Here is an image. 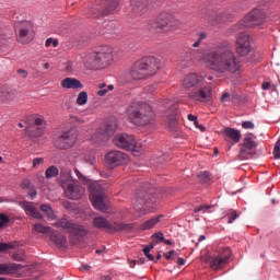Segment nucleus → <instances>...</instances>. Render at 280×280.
<instances>
[{
  "label": "nucleus",
  "instance_id": "nucleus-1",
  "mask_svg": "<svg viewBox=\"0 0 280 280\" xmlns=\"http://www.w3.org/2000/svg\"><path fill=\"white\" fill-rule=\"evenodd\" d=\"M196 58L217 73H237L240 60L229 44H218L209 50L197 51Z\"/></svg>",
  "mask_w": 280,
  "mask_h": 280
},
{
  "label": "nucleus",
  "instance_id": "nucleus-2",
  "mask_svg": "<svg viewBox=\"0 0 280 280\" xmlns=\"http://www.w3.org/2000/svg\"><path fill=\"white\" fill-rule=\"evenodd\" d=\"M126 114L133 126H152L156 121V113L144 102H132L126 108Z\"/></svg>",
  "mask_w": 280,
  "mask_h": 280
},
{
  "label": "nucleus",
  "instance_id": "nucleus-3",
  "mask_svg": "<svg viewBox=\"0 0 280 280\" xmlns=\"http://www.w3.org/2000/svg\"><path fill=\"white\" fill-rule=\"evenodd\" d=\"M161 69V60L156 57H144L137 60L130 69L132 80H145Z\"/></svg>",
  "mask_w": 280,
  "mask_h": 280
},
{
  "label": "nucleus",
  "instance_id": "nucleus-4",
  "mask_svg": "<svg viewBox=\"0 0 280 280\" xmlns=\"http://www.w3.org/2000/svg\"><path fill=\"white\" fill-rule=\"evenodd\" d=\"M165 189H158L155 192H138L136 195V201L133 202V209L139 215H145L148 212L154 209V205L165 198Z\"/></svg>",
  "mask_w": 280,
  "mask_h": 280
},
{
  "label": "nucleus",
  "instance_id": "nucleus-5",
  "mask_svg": "<svg viewBox=\"0 0 280 280\" xmlns=\"http://www.w3.org/2000/svg\"><path fill=\"white\" fill-rule=\"evenodd\" d=\"M52 226H56V229H62V231L69 233V241L73 246L84 242V237L89 235V230H86L84 225L78 224L67 218H62L55 222Z\"/></svg>",
  "mask_w": 280,
  "mask_h": 280
},
{
  "label": "nucleus",
  "instance_id": "nucleus-6",
  "mask_svg": "<svg viewBox=\"0 0 280 280\" xmlns=\"http://www.w3.org/2000/svg\"><path fill=\"white\" fill-rule=\"evenodd\" d=\"M90 200L94 208L102 213L108 211V206L106 205V187L100 182H94L90 185Z\"/></svg>",
  "mask_w": 280,
  "mask_h": 280
},
{
  "label": "nucleus",
  "instance_id": "nucleus-7",
  "mask_svg": "<svg viewBox=\"0 0 280 280\" xmlns=\"http://www.w3.org/2000/svg\"><path fill=\"white\" fill-rule=\"evenodd\" d=\"M176 27H178V21L167 13L161 14L149 23V30L155 33L170 32Z\"/></svg>",
  "mask_w": 280,
  "mask_h": 280
},
{
  "label": "nucleus",
  "instance_id": "nucleus-8",
  "mask_svg": "<svg viewBox=\"0 0 280 280\" xmlns=\"http://www.w3.org/2000/svg\"><path fill=\"white\" fill-rule=\"evenodd\" d=\"M159 104L160 106L167 108L163 115L165 126H167L171 132H176V130H178V119H176V110H178V105L167 98L159 101Z\"/></svg>",
  "mask_w": 280,
  "mask_h": 280
},
{
  "label": "nucleus",
  "instance_id": "nucleus-9",
  "mask_svg": "<svg viewBox=\"0 0 280 280\" xmlns=\"http://www.w3.org/2000/svg\"><path fill=\"white\" fill-rule=\"evenodd\" d=\"M26 124L27 127L25 128V132L27 137H31V139H38V137H43V135H45V130L47 128L45 117L36 115L30 116Z\"/></svg>",
  "mask_w": 280,
  "mask_h": 280
},
{
  "label": "nucleus",
  "instance_id": "nucleus-10",
  "mask_svg": "<svg viewBox=\"0 0 280 280\" xmlns=\"http://www.w3.org/2000/svg\"><path fill=\"white\" fill-rule=\"evenodd\" d=\"M94 226L100 229L101 231H108V233H115L119 231H132L135 225L132 223H110L108 220L104 219V217L94 218Z\"/></svg>",
  "mask_w": 280,
  "mask_h": 280
},
{
  "label": "nucleus",
  "instance_id": "nucleus-11",
  "mask_svg": "<svg viewBox=\"0 0 280 280\" xmlns=\"http://www.w3.org/2000/svg\"><path fill=\"white\" fill-rule=\"evenodd\" d=\"M16 39L22 45H27L34 40V26L30 21H18L14 24Z\"/></svg>",
  "mask_w": 280,
  "mask_h": 280
},
{
  "label": "nucleus",
  "instance_id": "nucleus-12",
  "mask_svg": "<svg viewBox=\"0 0 280 280\" xmlns=\"http://www.w3.org/2000/svg\"><path fill=\"white\" fill-rule=\"evenodd\" d=\"M264 23H266V13L260 9H254L237 24V27L238 30H244V27H259Z\"/></svg>",
  "mask_w": 280,
  "mask_h": 280
},
{
  "label": "nucleus",
  "instance_id": "nucleus-13",
  "mask_svg": "<svg viewBox=\"0 0 280 280\" xmlns=\"http://www.w3.org/2000/svg\"><path fill=\"white\" fill-rule=\"evenodd\" d=\"M113 141L117 148H120L121 150H127L128 152H141V147L137 144V140H135V136L132 135L118 133Z\"/></svg>",
  "mask_w": 280,
  "mask_h": 280
},
{
  "label": "nucleus",
  "instance_id": "nucleus-14",
  "mask_svg": "<svg viewBox=\"0 0 280 280\" xmlns=\"http://www.w3.org/2000/svg\"><path fill=\"white\" fill-rule=\"evenodd\" d=\"M75 141H78V129L72 128L68 131H63L56 140L55 145L59 150H69V148L75 145Z\"/></svg>",
  "mask_w": 280,
  "mask_h": 280
},
{
  "label": "nucleus",
  "instance_id": "nucleus-15",
  "mask_svg": "<svg viewBox=\"0 0 280 280\" xmlns=\"http://www.w3.org/2000/svg\"><path fill=\"white\" fill-rule=\"evenodd\" d=\"M250 136L253 135H247L241 144V152L238 154L241 161H248V159H253L254 154L257 153V142Z\"/></svg>",
  "mask_w": 280,
  "mask_h": 280
},
{
  "label": "nucleus",
  "instance_id": "nucleus-16",
  "mask_svg": "<svg viewBox=\"0 0 280 280\" xmlns=\"http://www.w3.org/2000/svg\"><path fill=\"white\" fill-rule=\"evenodd\" d=\"M117 130V122L112 121L107 122L104 128L98 129L94 137H92L93 143H104V141H108L115 135Z\"/></svg>",
  "mask_w": 280,
  "mask_h": 280
},
{
  "label": "nucleus",
  "instance_id": "nucleus-17",
  "mask_svg": "<svg viewBox=\"0 0 280 280\" xmlns=\"http://www.w3.org/2000/svg\"><path fill=\"white\" fill-rule=\"evenodd\" d=\"M213 95V88L211 85L196 88L188 92V98L194 102H211V96Z\"/></svg>",
  "mask_w": 280,
  "mask_h": 280
},
{
  "label": "nucleus",
  "instance_id": "nucleus-18",
  "mask_svg": "<svg viewBox=\"0 0 280 280\" xmlns=\"http://www.w3.org/2000/svg\"><path fill=\"white\" fill-rule=\"evenodd\" d=\"M229 259H231V248L224 247L219 250L218 255L210 258V266L214 270H222L229 264Z\"/></svg>",
  "mask_w": 280,
  "mask_h": 280
},
{
  "label": "nucleus",
  "instance_id": "nucleus-19",
  "mask_svg": "<svg viewBox=\"0 0 280 280\" xmlns=\"http://www.w3.org/2000/svg\"><path fill=\"white\" fill-rule=\"evenodd\" d=\"M63 191L66 198H69L70 200H80V198L84 196L85 189L84 186L74 180L72 184H68V186L63 188Z\"/></svg>",
  "mask_w": 280,
  "mask_h": 280
},
{
  "label": "nucleus",
  "instance_id": "nucleus-20",
  "mask_svg": "<svg viewBox=\"0 0 280 280\" xmlns=\"http://www.w3.org/2000/svg\"><path fill=\"white\" fill-rule=\"evenodd\" d=\"M96 58L98 60V67H108L110 62H113V47L110 46H103L97 49Z\"/></svg>",
  "mask_w": 280,
  "mask_h": 280
},
{
  "label": "nucleus",
  "instance_id": "nucleus-21",
  "mask_svg": "<svg viewBox=\"0 0 280 280\" xmlns=\"http://www.w3.org/2000/svg\"><path fill=\"white\" fill-rule=\"evenodd\" d=\"M236 51L241 56L250 54V36L246 33H240L236 39Z\"/></svg>",
  "mask_w": 280,
  "mask_h": 280
},
{
  "label": "nucleus",
  "instance_id": "nucleus-22",
  "mask_svg": "<svg viewBox=\"0 0 280 280\" xmlns=\"http://www.w3.org/2000/svg\"><path fill=\"white\" fill-rule=\"evenodd\" d=\"M105 161L110 167H117L128 161V155L121 151H110L106 154Z\"/></svg>",
  "mask_w": 280,
  "mask_h": 280
},
{
  "label": "nucleus",
  "instance_id": "nucleus-23",
  "mask_svg": "<svg viewBox=\"0 0 280 280\" xmlns=\"http://www.w3.org/2000/svg\"><path fill=\"white\" fill-rule=\"evenodd\" d=\"M202 82H205V78L196 73H189L183 80V88L187 91H194L195 89L202 86Z\"/></svg>",
  "mask_w": 280,
  "mask_h": 280
},
{
  "label": "nucleus",
  "instance_id": "nucleus-24",
  "mask_svg": "<svg viewBox=\"0 0 280 280\" xmlns=\"http://www.w3.org/2000/svg\"><path fill=\"white\" fill-rule=\"evenodd\" d=\"M21 270H23V265L21 264H0V276L2 277H12L14 275H21Z\"/></svg>",
  "mask_w": 280,
  "mask_h": 280
},
{
  "label": "nucleus",
  "instance_id": "nucleus-25",
  "mask_svg": "<svg viewBox=\"0 0 280 280\" xmlns=\"http://www.w3.org/2000/svg\"><path fill=\"white\" fill-rule=\"evenodd\" d=\"M83 65L86 69H101L100 61L97 60V52H89L83 56Z\"/></svg>",
  "mask_w": 280,
  "mask_h": 280
},
{
  "label": "nucleus",
  "instance_id": "nucleus-26",
  "mask_svg": "<svg viewBox=\"0 0 280 280\" xmlns=\"http://www.w3.org/2000/svg\"><path fill=\"white\" fill-rule=\"evenodd\" d=\"M50 242H54L59 248H67V235L60 234L55 230H51L49 234Z\"/></svg>",
  "mask_w": 280,
  "mask_h": 280
},
{
  "label": "nucleus",
  "instance_id": "nucleus-27",
  "mask_svg": "<svg viewBox=\"0 0 280 280\" xmlns=\"http://www.w3.org/2000/svg\"><path fill=\"white\" fill-rule=\"evenodd\" d=\"M59 183L65 189L68 185H71L72 183H75V179L71 176V170L70 168H61L59 173Z\"/></svg>",
  "mask_w": 280,
  "mask_h": 280
},
{
  "label": "nucleus",
  "instance_id": "nucleus-28",
  "mask_svg": "<svg viewBox=\"0 0 280 280\" xmlns=\"http://www.w3.org/2000/svg\"><path fill=\"white\" fill-rule=\"evenodd\" d=\"M22 209H24L26 215H30L31 218H35L36 220H40L43 215L40 212L36 209L33 202L24 201L21 203Z\"/></svg>",
  "mask_w": 280,
  "mask_h": 280
},
{
  "label": "nucleus",
  "instance_id": "nucleus-29",
  "mask_svg": "<svg viewBox=\"0 0 280 280\" xmlns=\"http://www.w3.org/2000/svg\"><path fill=\"white\" fill-rule=\"evenodd\" d=\"M61 86L62 89H72V90H78V89H84V85L82 82L75 78H66L61 81Z\"/></svg>",
  "mask_w": 280,
  "mask_h": 280
},
{
  "label": "nucleus",
  "instance_id": "nucleus-30",
  "mask_svg": "<svg viewBox=\"0 0 280 280\" xmlns=\"http://www.w3.org/2000/svg\"><path fill=\"white\" fill-rule=\"evenodd\" d=\"M223 135H225V137L230 139V141H233V143H240L242 139V132L231 127H225L223 130Z\"/></svg>",
  "mask_w": 280,
  "mask_h": 280
},
{
  "label": "nucleus",
  "instance_id": "nucleus-31",
  "mask_svg": "<svg viewBox=\"0 0 280 280\" xmlns=\"http://www.w3.org/2000/svg\"><path fill=\"white\" fill-rule=\"evenodd\" d=\"M131 12L137 15L145 14V0H131Z\"/></svg>",
  "mask_w": 280,
  "mask_h": 280
},
{
  "label": "nucleus",
  "instance_id": "nucleus-32",
  "mask_svg": "<svg viewBox=\"0 0 280 280\" xmlns=\"http://www.w3.org/2000/svg\"><path fill=\"white\" fill-rule=\"evenodd\" d=\"M161 218H163V215H158L150 220L144 221L140 225V231H150V229H154V226H156V224H159V222H161Z\"/></svg>",
  "mask_w": 280,
  "mask_h": 280
},
{
  "label": "nucleus",
  "instance_id": "nucleus-33",
  "mask_svg": "<svg viewBox=\"0 0 280 280\" xmlns=\"http://www.w3.org/2000/svg\"><path fill=\"white\" fill-rule=\"evenodd\" d=\"M119 2L117 0H112L101 13L102 16H108V14H113L114 10H117Z\"/></svg>",
  "mask_w": 280,
  "mask_h": 280
},
{
  "label": "nucleus",
  "instance_id": "nucleus-34",
  "mask_svg": "<svg viewBox=\"0 0 280 280\" xmlns=\"http://www.w3.org/2000/svg\"><path fill=\"white\" fill-rule=\"evenodd\" d=\"M54 229H51L50 226H45V225H43V224H40V223H36L35 225H34V228H33V233H34V231H36V233H42V234H47V233H51V231H52Z\"/></svg>",
  "mask_w": 280,
  "mask_h": 280
},
{
  "label": "nucleus",
  "instance_id": "nucleus-35",
  "mask_svg": "<svg viewBox=\"0 0 280 280\" xmlns=\"http://www.w3.org/2000/svg\"><path fill=\"white\" fill-rule=\"evenodd\" d=\"M98 89H101V91L97 92V95H98L100 97H104V95H106L109 91H113V89H115V85L109 84V85L106 88V84L101 83V84H98Z\"/></svg>",
  "mask_w": 280,
  "mask_h": 280
},
{
  "label": "nucleus",
  "instance_id": "nucleus-36",
  "mask_svg": "<svg viewBox=\"0 0 280 280\" xmlns=\"http://www.w3.org/2000/svg\"><path fill=\"white\" fill-rule=\"evenodd\" d=\"M40 211L46 213V215H47V218H49V220H54V209L51 208V206L44 203L40 206Z\"/></svg>",
  "mask_w": 280,
  "mask_h": 280
},
{
  "label": "nucleus",
  "instance_id": "nucleus-37",
  "mask_svg": "<svg viewBox=\"0 0 280 280\" xmlns=\"http://www.w3.org/2000/svg\"><path fill=\"white\" fill-rule=\"evenodd\" d=\"M89 102V94L86 92H80L77 97V104L79 106H84Z\"/></svg>",
  "mask_w": 280,
  "mask_h": 280
},
{
  "label": "nucleus",
  "instance_id": "nucleus-38",
  "mask_svg": "<svg viewBox=\"0 0 280 280\" xmlns=\"http://www.w3.org/2000/svg\"><path fill=\"white\" fill-rule=\"evenodd\" d=\"M59 172L56 166L51 165L46 170L45 176L46 178H55V176H58Z\"/></svg>",
  "mask_w": 280,
  "mask_h": 280
},
{
  "label": "nucleus",
  "instance_id": "nucleus-39",
  "mask_svg": "<svg viewBox=\"0 0 280 280\" xmlns=\"http://www.w3.org/2000/svg\"><path fill=\"white\" fill-rule=\"evenodd\" d=\"M151 238L153 240V244H161V242H165V235L163 232L152 234Z\"/></svg>",
  "mask_w": 280,
  "mask_h": 280
},
{
  "label": "nucleus",
  "instance_id": "nucleus-40",
  "mask_svg": "<svg viewBox=\"0 0 280 280\" xmlns=\"http://www.w3.org/2000/svg\"><path fill=\"white\" fill-rule=\"evenodd\" d=\"M228 217V224H233L235 220H237V212L234 210H229L226 213Z\"/></svg>",
  "mask_w": 280,
  "mask_h": 280
},
{
  "label": "nucleus",
  "instance_id": "nucleus-41",
  "mask_svg": "<svg viewBox=\"0 0 280 280\" xmlns=\"http://www.w3.org/2000/svg\"><path fill=\"white\" fill-rule=\"evenodd\" d=\"M198 178H199V180H201V183H207L208 180L211 179V174H209V172H207V171L200 172L198 174Z\"/></svg>",
  "mask_w": 280,
  "mask_h": 280
},
{
  "label": "nucleus",
  "instance_id": "nucleus-42",
  "mask_svg": "<svg viewBox=\"0 0 280 280\" xmlns=\"http://www.w3.org/2000/svg\"><path fill=\"white\" fill-rule=\"evenodd\" d=\"M12 248H14L12 243H0V253H5V250H10Z\"/></svg>",
  "mask_w": 280,
  "mask_h": 280
},
{
  "label": "nucleus",
  "instance_id": "nucleus-43",
  "mask_svg": "<svg viewBox=\"0 0 280 280\" xmlns=\"http://www.w3.org/2000/svg\"><path fill=\"white\" fill-rule=\"evenodd\" d=\"M8 222H10V217L5 213H0V229H3V225L8 224Z\"/></svg>",
  "mask_w": 280,
  "mask_h": 280
},
{
  "label": "nucleus",
  "instance_id": "nucleus-44",
  "mask_svg": "<svg viewBox=\"0 0 280 280\" xmlns=\"http://www.w3.org/2000/svg\"><path fill=\"white\" fill-rule=\"evenodd\" d=\"M242 128L245 130H253L255 128V124H253L250 120H246L242 122Z\"/></svg>",
  "mask_w": 280,
  "mask_h": 280
},
{
  "label": "nucleus",
  "instance_id": "nucleus-45",
  "mask_svg": "<svg viewBox=\"0 0 280 280\" xmlns=\"http://www.w3.org/2000/svg\"><path fill=\"white\" fill-rule=\"evenodd\" d=\"M51 45L54 47H57L58 46V39H54L51 37L46 39L45 47H51Z\"/></svg>",
  "mask_w": 280,
  "mask_h": 280
},
{
  "label": "nucleus",
  "instance_id": "nucleus-46",
  "mask_svg": "<svg viewBox=\"0 0 280 280\" xmlns=\"http://www.w3.org/2000/svg\"><path fill=\"white\" fill-rule=\"evenodd\" d=\"M165 259H174V257H178V253L172 249L167 254L164 255Z\"/></svg>",
  "mask_w": 280,
  "mask_h": 280
},
{
  "label": "nucleus",
  "instance_id": "nucleus-47",
  "mask_svg": "<svg viewBox=\"0 0 280 280\" xmlns=\"http://www.w3.org/2000/svg\"><path fill=\"white\" fill-rule=\"evenodd\" d=\"M154 91H156V84L153 83L151 85H147L144 88V93H154Z\"/></svg>",
  "mask_w": 280,
  "mask_h": 280
},
{
  "label": "nucleus",
  "instance_id": "nucleus-48",
  "mask_svg": "<svg viewBox=\"0 0 280 280\" xmlns=\"http://www.w3.org/2000/svg\"><path fill=\"white\" fill-rule=\"evenodd\" d=\"M45 163V160L43 158H35L33 160V167H38V165H43Z\"/></svg>",
  "mask_w": 280,
  "mask_h": 280
},
{
  "label": "nucleus",
  "instance_id": "nucleus-49",
  "mask_svg": "<svg viewBox=\"0 0 280 280\" xmlns=\"http://www.w3.org/2000/svg\"><path fill=\"white\" fill-rule=\"evenodd\" d=\"M209 209H211V206H199L195 209V213H200V211H207Z\"/></svg>",
  "mask_w": 280,
  "mask_h": 280
},
{
  "label": "nucleus",
  "instance_id": "nucleus-50",
  "mask_svg": "<svg viewBox=\"0 0 280 280\" xmlns=\"http://www.w3.org/2000/svg\"><path fill=\"white\" fill-rule=\"evenodd\" d=\"M221 102H231V94H229V92H224L221 96Z\"/></svg>",
  "mask_w": 280,
  "mask_h": 280
},
{
  "label": "nucleus",
  "instance_id": "nucleus-51",
  "mask_svg": "<svg viewBox=\"0 0 280 280\" xmlns=\"http://www.w3.org/2000/svg\"><path fill=\"white\" fill-rule=\"evenodd\" d=\"M74 174L79 178V180H86V177H84V175H82V173L78 168H74Z\"/></svg>",
  "mask_w": 280,
  "mask_h": 280
},
{
  "label": "nucleus",
  "instance_id": "nucleus-52",
  "mask_svg": "<svg viewBox=\"0 0 280 280\" xmlns=\"http://www.w3.org/2000/svg\"><path fill=\"white\" fill-rule=\"evenodd\" d=\"M22 187L23 189H30V187H32V182H30V179H24L22 182Z\"/></svg>",
  "mask_w": 280,
  "mask_h": 280
},
{
  "label": "nucleus",
  "instance_id": "nucleus-53",
  "mask_svg": "<svg viewBox=\"0 0 280 280\" xmlns=\"http://www.w3.org/2000/svg\"><path fill=\"white\" fill-rule=\"evenodd\" d=\"M194 126L201 130V132H205V127L198 122V119L194 121Z\"/></svg>",
  "mask_w": 280,
  "mask_h": 280
},
{
  "label": "nucleus",
  "instance_id": "nucleus-54",
  "mask_svg": "<svg viewBox=\"0 0 280 280\" xmlns=\"http://www.w3.org/2000/svg\"><path fill=\"white\" fill-rule=\"evenodd\" d=\"M13 260L14 261H23V256H21V254H14L13 255Z\"/></svg>",
  "mask_w": 280,
  "mask_h": 280
},
{
  "label": "nucleus",
  "instance_id": "nucleus-55",
  "mask_svg": "<svg viewBox=\"0 0 280 280\" xmlns=\"http://www.w3.org/2000/svg\"><path fill=\"white\" fill-rule=\"evenodd\" d=\"M36 189L32 188L31 190H28V196H31V198H36Z\"/></svg>",
  "mask_w": 280,
  "mask_h": 280
},
{
  "label": "nucleus",
  "instance_id": "nucleus-56",
  "mask_svg": "<svg viewBox=\"0 0 280 280\" xmlns=\"http://www.w3.org/2000/svg\"><path fill=\"white\" fill-rule=\"evenodd\" d=\"M18 73H19L20 75H22L23 78H27V71H25V70H23V69H19V70H18Z\"/></svg>",
  "mask_w": 280,
  "mask_h": 280
},
{
  "label": "nucleus",
  "instance_id": "nucleus-57",
  "mask_svg": "<svg viewBox=\"0 0 280 280\" xmlns=\"http://www.w3.org/2000/svg\"><path fill=\"white\" fill-rule=\"evenodd\" d=\"M198 119V116L189 114L188 115V121H196Z\"/></svg>",
  "mask_w": 280,
  "mask_h": 280
},
{
  "label": "nucleus",
  "instance_id": "nucleus-58",
  "mask_svg": "<svg viewBox=\"0 0 280 280\" xmlns=\"http://www.w3.org/2000/svg\"><path fill=\"white\" fill-rule=\"evenodd\" d=\"M270 89V82H264L262 83V90L268 91Z\"/></svg>",
  "mask_w": 280,
  "mask_h": 280
},
{
  "label": "nucleus",
  "instance_id": "nucleus-59",
  "mask_svg": "<svg viewBox=\"0 0 280 280\" xmlns=\"http://www.w3.org/2000/svg\"><path fill=\"white\" fill-rule=\"evenodd\" d=\"M80 270H85V272H89V270H91V266L89 265H82Z\"/></svg>",
  "mask_w": 280,
  "mask_h": 280
},
{
  "label": "nucleus",
  "instance_id": "nucleus-60",
  "mask_svg": "<svg viewBox=\"0 0 280 280\" xmlns=\"http://www.w3.org/2000/svg\"><path fill=\"white\" fill-rule=\"evenodd\" d=\"M177 264H178L179 266H185V258L178 257V258H177Z\"/></svg>",
  "mask_w": 280,
  "mask_h": 280
},
{
  "label": "nucleus",
  "instance_id": "nucleus-61",
  "mask_svg": "<svg viewBox=\"0 0 280 280\" xmlns=\"http://www.w3.org/2000/svg\"><path fill=\"white\" fill-rule=\"evenodd\" d=\"M205 38H207V33H200L198 40H200L202 43V40H205Z\"/></svg>",
  "mask_w": 280,
  "mask_h": 280
},
{
  "label": "nucleus",
  "instance_id": "nucleus-62",
  "mask_svg": "<svg viewBox=\"0 0 280 280\" xmlns=\"http://www.w3.org/2000/svg\"><path fill=\"white\" fill-rule=\"evenodd\" d=\"M145 255V257L150 260V261H154V255H152V254H144Z\"/></svg>",
  "mask_w": 280,
  "mask_h": 280
},
{
  "label": "nucleus",
  "instance_id": "nucleus-63",
  "mask_svg": "<svg viewBox=\"0 0 280 280\" xmlns=\"http://www.w3.org/2000/svg\"><path fill=\"white\" fill-rule=\"evenodd\" d=\"M150 250H152V249L147 246V247L143 248V254L148 255V254H150Z\"/></svg>",
  "mask_w": 280,
  "mask_h": 280
},
{
  "label": "nucleus",
  "instance_id": "nucleus-64",
  "mask_svg": "<svg viewBox=\"0 0 280 280\" xmlns=\"http://www.w3.org/2000/svg\"><path fill=\"white\" fill-rule=\"evenodd\" d=\"M101 280H113V278H110L109 276H103L101 277Z\"/></svg>",
  "mask_w": 280,
  "mask_h": 280
}]
</instances>
